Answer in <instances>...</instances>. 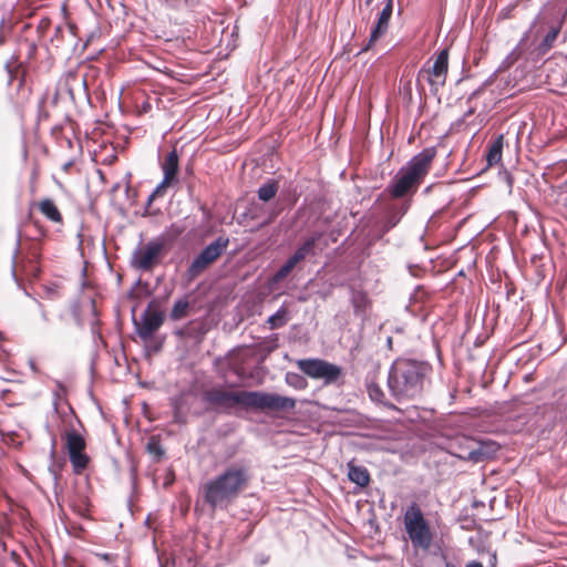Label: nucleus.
I'll return each instance as SVG.
<instances>
[{
	"label": "nucleus",
	"instance_id": "obj_1",
	"mask_svg": "<svg viewBox=\"0 0 567 567\" xmlns=\"http://www.w3.org/2000/svg\"><path fill=\"white\" fill-rule=\"evenodd\" d=\"M204 400L217 411L229 413L237 406L258 411H290L296 400L277 393L262 391H229L212 388L204 392Z\"/></svg>",
	"mask_w": 567,
	"mask_h": 567
},
{
	"label": "nucleus",
	"instance_id": "obj_2",
	"mask_svg": "<svg viewBox=\"0 0 567 567\" xmlns=\"http://www.w3.org/2000/svg\"><path fill=\"white\" fill-rule=\"evenodd\" d=\"M250 480L251 471L247 463H231L205 482L200 492L205 503L213 511H224L249 486Z\"/></svg>",
	"mask_w": 567,
	"mask_h": 567
},
{
	"label": "nucleus",
	"instance_id": "obj_3",
	"mask_svg": "<svg viewBox=\"0 0 567 567\" xmlns=\"http://www.w3.org/2000/svg\"><path fill=\"white\" fill-rule=\"evenodd\" d=\"M425 371L426 368L414 360L394 361L388 377L391 395L399 402L419 396L423 391Z\"/></svg>",
	"mask_w": 567,
	"mask_h": 567
},
{
	"label": "nucleus",
	"instance_id": "obj_4",
	"mask_svg": "<svg viewBox=\"0 0 567 567\" xmlns=\"http://www.w3.org/2000/svg\"><path fill=\"white\" fill-rule=\"evenodd\" d=\"M436 155L435 148H424L414 155L392 178L386 186V193L392 198H402L414 193L427 175Z\"/></svg>",
	"mask_w": 567,
	"mask_h": 567
},
{
	"label": "nucleus",
	"instance_id": "obj_5",
	"mask_svg": "<svg viewBox=\"0 0 567 567\" xmlns=\"http://www.w3.org/2000/svg\"><path fill=\"white\" fill-rule=\"evenodd\" d=\"M403 524L412 547L429 550L433 543L434 532L416 503H411L405 509Z\"/></svg>",
	"mask_w": 567,
	"mask_h": 567
},
{
	"label": "nucleus",
	"instance_id": "obj_6",
	"mask_svg": "<svg viewBox=\"0 0 567 567\" xmlns=\"http://www.w3.org/2000/svg\"><path fill=\"white\" fill-rule=\"evenodd\" d=\"M498 451L493 441H477L468 436H458L450 443V453L461 460L473 463L483 462Z\"/></svg>",
	"mask_w": 567,
	"mask_h": 567
},
{
	"label": "nucleus",
	"instance_id": "obj_7",
	"mask_svg": "<svg viewBox=\"0 0 567 567\" xmlns=\"http://www.w3.org/2000/svg\"><path fill=\"white\" fill-rule=\"evenodd\" d=\"M299 370L311 379L323 380L326 384L336 382L341 375V368L321 359H299Z\"/></svg>",
	"mask_w": 567,
	"mask_h": 567
},
{
	"label": "nucleus",
	"instance_id": "obj_8",
	"mask_svg": "<svg viewBox=\"0 0 567 567\" xmlns=\"http://www.w3.org/2000/svg\"><path fill=\"white\" fill-rule=\"evenodd\" d=\"M229 239L227 237H218L212 244L206 246L200 254L192 261L187 274L190 278L200 275L210 264H213L227 248Z\"/></svg>",
	"mask_w": 567,
	"mask_h": 567
},
{
	"label": "nucleus",
	"instance_id": "obj_9",
	"mask_svg": "<svg viewBox=\"0 0 567 567\" xmlns=\"http://www.w3.org/2000/svg\"><path fill=\"white\" fill-rule=\"evenodd\" d=\"M163 249V241L151 240L134 250L131 262L136 269L148 271L159 261Z\"/></svg>",
	"mask_w": 567,
	"mask_h": 567
},
{
	"label": "nucleus",
	"instance_id": "obj_10",
	"mask_svg": "<svg viewBox=\"0 0 567 567\" xmlns=\"http://www.w3.org/2000/svg\"><path fill=\"white\" fill-rule=\"evenodd\" d=\"M163 181L157 185L154 192L150 195L148 202H152L155 197L162 196L165 189L177 182L178 173V154L176 150H172L165 161L162 164Z\"/></svg>",
	"mask_w": 567,
	"mask_h": 567
},
{
	"label": "nucleus",
	"instance_id": "obj_11",
	"mask_svg": "<svg viewBox=\"0 0 567 567\" xmlns=\"http://www.w3.org/2000/svg\"><path fill=\"white\" fill-rule=\"evenodd\" d=\"M449 69V51L447 49L442 50L437 53L431 68H423L420 74L425 73L429 83L432 86H443L446 81Z\"/></svg>",
	"mask_w": 567,
	"mask_h": 567
},
{
	"label": "nucleus",
	"instance_id": "obj_12",
	"mask_svg": "<svg viewBox=\"0 0 567 567\" xmlns=\"http://www.w3.org/2000/svg\"><path fill=\"white\" fill-rule=\"evenodd\" d=\"M163 313L156 310L146 311L137 327V333L141 339H150L163 324Z\"/></svg>",
	"mask_w": 567,
	"mask_h": 567
},
{
	"label": "nucleus",
	"instance_id": "obj_13",
	"mask_svg": "<svg viewBox=\"0 0 567 567\" xmlns=\"http://www.w3.org/2000/svg\"><path fill=\"white\" fill-rule=\"evenodd\" d=\"M393 12V0H386L383 9L381 10L375 25L371 30L369 43L365 48L369 49L375 43L382 35H384L389 29L390 19Z\"/></svg>",
	"mask_w": 567,
	"mask_h": 567
},
{
	"label": "nucleus",
	"instance_id": "obj_14",
	"mask_svg": "<svg viewBox=\"0 0 567 567\" xmlns=\"http://www.w3.org/2000/svg\"><path fill=\"white\" fill-rule=\"evenodd\" d=\"M409 207L410 205L408 203H404L399 207H392L384 218L383 233H386L393 227H395L400 223L402 217L406 214Z\"/></svg>",
	"mask_w": 567,
	"mask_h": 567
},
{
	"label": "nucleus",
	"instance_id": "obj_15",
	"mask_svg": "<svg viewBox=\"0 0 567 567\" xmlns=\"http://www.w3.org/2000/svg\"><path fill=\"white\" fill-rule=\"evenodd\" d=\"M38 207L41 214L45 216L50 221L58 224L62 223V215L52 199L44 198L40 200Z\"/></svg>",
	"mask_w": 567,
	"mask_h": 567
},
{
	"label": "nucleus",
	"instance_id": "obj_16",
	"mask_svg": "<svg viewBox=\"0 0 567 567\" xmlns=\"http://www.w3.org/2000/svg\"><path fill=\"white\" fill-rule=\"evenodd\" d=\"M321 233H313L307 238L302 245L295 251L292 257L298 261H302L308 255L313 252L317 241L321 238Z\"/></svg>",
	"mask_w": 567,
	"mask_h": 567
},
{
	"label": "nucleus",
	"instance_id": "obj_17",
	"mask_svg": "<svg viewBox=\"0 0 567 567\" xmlns=\"http://www.w3.org/2000/svg\"><path fill=\"white\" fill-rule=\"evenodd\" d=\"M86 443L84 437L76 431H68L65 433V447L68 453L82 452L85 450Z\"/></svg>",
	"mask_w": 567,
	"mask_h": 567
},
{
	"label": "nucleus",
	"instance_id": "obj_18",
	"mask_svg": "<svg viewBox=\"0 0 567 567\" xmlns=\"http://www.w3.org/2000/svg\"><path fill=\"white\" fill-rule=\"evenodd\" d=\"M503 144H504V136L498 135L494 142L488 147L487 154H486V162L488 166L496 165L502 159V152H503Z\"/></svg>",
	"mask_w": 567,
	"mask_h": 567
},
{
	"label": "nucleus",
	"instance_id": "obj_19",
	"mask_svg": "<svg viewBox=\"0 0 567 567\" xmlns=\"http://www.w3.org/2000/svg\"><path fill=\"white\" fill-rule=\"evenodd\" d=\"M348 477L357 485L364 487L370 482V475L365 467L349 465Z\"/></svg>",
	"mask_w": 567,
	"mask_h": 567
},
{
	"label": "nucleus",
	"instance_id": "obj_20",
	"mask_svg": "<svg viewBox=\"0 0 567 567\" xmlns=\"http://www.w3.org/2000/svg\"><path fill=\"white\" fill-rule=\"evenodd\" d=\"M278 189H279L278 182L269 181V182L262 184L258 188V190H257L258 198L265 203L269 202L276 196Z\"/></svg>",
	"mask_w": 567,
	"mask_h": 567
},
{
	"label": "nucleus",
	"instance_id": "obj_21",
	"mask_svg": "<svg viewBox=\"0 0 567 567\" xmlns=\"http://www.w3.org/2000/svg\"><path fill=\"white\" fill-rule=\"evenodd\" d=\"M69 457L75 474H81L86 468L90 461V457L84 451L70 453Z\"/></svg>",
	"mask_w": 567,
	"mask_h": 567
},
{
	"label": "nucleus",
	"instance_id": "obj_22",
	"mask_svg": "<svg viewBox=\"0 0 567 567\" xmlns=\"http://www.w3.org/2000/svg\"><path fill=\"white\" fill-rule=\"evenodd\" d=\"M288 321V311L285 307L279 308L272 316L267 320L270 329H278L284 327Z\"/></svg>",
	"mask_w": 567,
	"mask_h": 567
},
{
	"label": "nucleus",
	"instance_id": "obj_23",
	"mask_svg": "<svg viewBox=\"0 0 567 567\" xmlns=\"http://www.w3.org/2000/svg\"><path fill=\"white\" fill-rule=\"evenodd\" d=\"M351 302L354 308V311L357 313H360L365 311L369 303V299L364 291L353 290L351 295Z\"/></svg>",
	"mask_w": 567,
	"mask_h": 567
},
{
	"label": "nucleus",
	"instance_id": "obj_24",
	"mask_svg": "<svg viewBox=\"0 0 567 567\" xmlns=\"http://www.w3.org/2000/svg\"><path fill=\"white\" fill-rule=\"evenodd\" d=\"M189 308V302L186 298H181L174 302V306L171 310V318L173 320H181L186 317Z\"/></svg>",
	"mask_w": 567,
	"mask_h": 567
},
{
	"label": "nucleus",
	"instance_id": "obj_25",
	"mask_svg": "<svg viewBox=\"0 0 567 567\" xmlns=\"http://www.w3.org/2000/svg\"><path fill=\"white\" fill-rule=\"evenodd\" d=\"M285 381L289 386L296 390H305L308 386L306 378L296 372H287Z\"/></svg>",
	"mask_w": 567,
	"mask_h": 567
},
{
	"label": "nucleus",
	"instance_id": "obj_26",
	"mask_svg": "<svg viewBox=\"0 0 567 567\" xmlns=\"http://www.w3.org/2000/svg\"><path fill=\"white\" fill-rule=\"evenodd\" d=\"M298 264V261L291 256L278 270L277 272L274 275V278L272 280L275 282H280L281 280H284L290 272L291 270L296 267V265Z\"/></svg>",
	"mask_w": 567,
	"mask_h": 567
},
{
	"label": "nucleus",
	"instance_id": "obj_27",
	"mask_svg": "<svg viewBox=\"0 0 567 567\" xmlns=\"http://www.w3.org/2000/svg\"><path fill=\"white\" fill-rule=\"evenodd\" d=\"M527 40H528V33H526L522 38L519 43L513 49V52L507 56V59L505 61L507 64H511V63L514 64L524 54V52L526 51Z\"/></svg>",
	"mask_w": 567,
	"mask_h": 567
},
{
	"label": "nucleus",
	"instance_id": "obj_28",
	"mask_svg": "<svg viewBox=\"0 0 567 567\" xmlns=\"http://www.w3.org/2000/svg\"><path fill=\"white\" fill-rule=\"evenodd\" d=\"M558 37V30L551 29L547 32L545 35L543 42L538 45V54H545L553 45V43L556 41Z\"/></svg>",
	"mask_w": 567,
	"mask_h": 567
},
{
	"label": "nucleus",
	"instance_id": "obj_29",
	"mask_svg": "<svg viewBox=\"0 0 567 567\" xmlns=\"http://www.w3.org/2000/svg\"><path fill=\"white\" fill-rule=\"evenodd\" d=\"M368 393L372 401L382 403V404H386L385 400H384L385 395H384L382 389L378 384H374V383L369 384Z\"/></svg>",
	"mask_w": 567,
	"mask_h": 567
},
{
	"label": "nucleus",
	"instance_id": "obj_30",
	"mask_svg": "<svg viewBox=\"0 0 567 567\" xmlns=\"http://www.w3.org/2000/svg\"><path fill=\"white\" fill-rule=\"evenodd\" d=\"M147 449L151 453H154L156 454L157 456H162L164 454V451L161 449V446L158 445V443L156 442H153L151 441L148 444H147Z\"/></svg>",
	"mask_w": 567,
	"mask_h": 567
},
{
	"label": "nucleus",
	"instance_id": "obj_31",
	"mask_svg": "<svg viewBox=\"0 0 567 567\" xmlns=\"http://www.w3.org/2000/svg\"><path fill=\"white\" fill-rule=\"evenodd\" d=\"M25 271H27L28 276L37 278L38 275H39L40 269H39V267H38V265L35 262L31 261L30 266H29V269L25 270Z\"/></svg>",
	"mask_w": 567,
	"mask_h": 567
},
{
	"label": "nucleus",
	"instance_id": "obj_32",
	"mask_svg": "<svg viewBox=\"0 0 567 567\" xmlns=\"http://www.w3.org/2000/svg\"><path fill=\"white\" fill-rule=\"evenodd\" d=\"M96 558L105 561L107 565H111L113 563L111 554H96Z\"/></svg>",
	"mask_w": 567,
	"mask_h": 567
},
{
	"label": "nucleus",
	"instance_id": "obj_33",
	"mask_svg": "<svg viewBox=\"0 0 567 567\" xmlns=\"http://www.w3.org/2000/svg\"><path fill=\"white\" fill-rule=\"evenodd\" d=\"M165 1L168 6H171L173 8H177L182 3V0H165Z\"/></svg>",
	"mask_w": 567,
	"mask_h": 567
},
{
	"label": "nucleus",
	"instance_id": "obj_34",
	"mask_svg": "<svg viewBox=\"0 0 567 567\" xmlns=\"http://www.w3.org/2000/svg\"><path fill=\"white\" fill-rule=\"evenodd\" d=\"M199 0H182L186 6L194 7L198 3Z\"/></svg>",
	"mask_w": 567,
	"mask_h": 567
},
{
	"label": "nucleus",
	"instance_id": "obj_35",
	"mask_svg": "<svg viewBox=\"0 0 567 567\" xmlns=\"http://www.w3.org/2000/svg\"><path fill=\"white\" fill-rule=\"evenodd\" d=\"M39 307H40V312H41L42 320L43 321H48V313H47V311L43 309L42 305H39Z\"/></svg>",
	"mask_w": 567,
	"mask_h": 567
},
{
	"label": "nucleus",
	"instance_id": "obj_36",
	"mask_svg": "<svg viewBox=\"0 0 567 567\" xmlns=\"http://www.w3.org/2000/svg\"><path fill=\"white\" fill-rule=\"evenodd\" d=\"M466 567H483V565L480 561L472 560L466 564Z\"/></svg>",
	"mask_w": 567,
	"mask_h": 567
},
{
	"label": "nucleus",
	"instance_id": "obj_37",
	"mask_svg": "<svg viewBox=\"0 0 567 567\" xmlns=\"http://www.w3.org/2000/svg\"><path fill=\"white\" fill-rule=\"evenodd\" d=\"M150 109H151V105H150V103H147V102H146V103H144V104L142 105V110H143L144 112H147Z\"/></svg>",
	"mask_w": 567,
	"mask_h": 567
},
{
	"label": "nucleus",
	"instance_id": "obj_38",
	"mask_svg": "<svg viewBox=\"0 0 567 567\" xmlns=\"http://www.w3.org/2000/svg\"><path fill=\"white\" fill-rule=\"evenodd\" d=\"M276 216H277V213H274V214L270 216V218L268 219V221H272V220L276 218Z\"/></svg>",
	"mask_w": 567,
	"mask_h": 567
},
{
	"label": "nucleus",
	"instance_id": "obj_39",
	"mask_svg": "<svg viewBox=\"0 0 567 567\" xmlns=\"http://www.w3.org/2000/svg\"><path fill=\"white\" fill-rule=\"evenodd\" d=\"M16 271H17V270H16V267H13V269H12V275H13V277H17V272H16Z\"/></svg>",
	"mask_w": 567,
	"mask_h": 567
},
{
	"label": "nucleus",
	"instance_id": "obj_40",
	"mask_svg": "<svg viewBox=\"0 0 567 567\" xmlns=\"http://www.w3.org/2000/svg\"><path fill=\"white\" fill-rule=\"evenodd\" d=\"M445 567H455V566L451 563H446Z\"/></svg>",
	"mask_w": 567,
	"mask_h": 567
},
{
	"label": "nucleus",
	"instance_id": "obj_41",
	"mask_svg": "<svg viewBox=\"0 0 567 567\" xmlns=\"http://www.w3.org/2000/svg\"><path fill=\"white\" fill-rule=\"evenodd\" d=\"M373 0H365V3L369 6L372 3Z\"/></svg>",
	"mask_w": 567,
	"mask_h": 567
}]
</instances>
